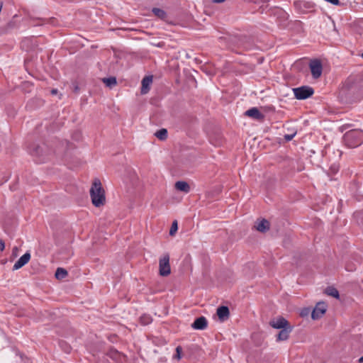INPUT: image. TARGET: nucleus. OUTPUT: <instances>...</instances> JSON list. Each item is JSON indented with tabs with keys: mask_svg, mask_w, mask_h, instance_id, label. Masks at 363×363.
Here are the masks:
<instances>
[{
	"mask_svg": "<svg viewBox=\"0 0 363 363\" xmlns=\"http://www.w3.org/2000/svg\"><path fill=\"white\" fill-rule=\"evenodd\" d=\"M90 196L91 202L94 206L101 207L105 204V191L99 179H95L92 183L90 189Z\"/></svg>",
	"mask_w": 363,
	"mask_h": 363,
	"instance_id": "nucleus-1",
	"label": "nucleus"
},
{
	"mask_svg": "<svg viewBox=\"0 0 363 363\" xmlns=\"http://www.w3.org/2000/svg\"><path fill=\"white\" fill-rule=\"evenodd\" d=\"M343 143L349 148H355L363 143V131L353 129L346 132L342 137Z\"/></svg>",
	"mask_w": 363,
	"mask_h": 363,
	"instance_id": "nucleus-2",
	"label": "nucleus"
},
{
	"mask_svg": "<svg viewBox=\"0 0 363 363\" xmlns=\"http://www.w3.org/2000/svg\"><path fill=\"white\" fill-rule=\"evenodd\" d=\"M294 6L300 13H308L315 11V4L310 1H296L294 2Z\"/></svg>",
	"mask_w": 363,
	"mask_h": 363,
	"instance_id": "nucleus-3",
	"label": "nucleus"
},
{
	"mask_svg": "<svg viewBox=\"0 0 363 363\" xmlns=\"http://www.w3.org/2000/svg\"><path fill=\"white\" fill-rule=\"evenodd\" d=\"M293 91L296 99L298 100H304L311 97L314 90L312 87L308 86H302L300 87L293 89Z\"/></svg>",
	"mask_w": 363,
	"mask_h": 363,
	"instance_id": "nucleus-4",
	"label": "nucleus"
},
{
	"mask_svg": "<svg viewBox=\"0 0 363 363\" xmlns=\"http://www.w3.org/2000/svg\"><path fill=\"white\" fill-rule=\"evenodd\" d=\"M160 274L162 277H167L171 273L169 265V256L164 255L159 261Z\"/></svg>",
	"mask_w": 363,
	"mask_h": 363,
	"instance_id": "nucleus-5",
	"label": "nucleus"
},
{
	"mask_svg": "<svg viewBox=\"0 0 363 363\" xmlns=\"http://www.w3.org/2000/svg\"><path fill=\"white\" fill-rule=\"evenodd\" d=\"M311 74L314 79L319 78L323 72V65L320 60H311L309 63Z\"/></svg>",
	"mask_w": 363,
	"mask_h": 363,
	"instance_id": "nucleus-6",
	"label": "nucleus"
},
{
	"mask_svg": "<svg viewBox=\"0 0 363 363\" xmlns=\"http://www.w3.org/2000/svg\"><path fill=\"white\" fill-rule=\"evenodd\" d=\"M327 306L324 302H318L311 312V318L313 320L320 318L326 312Z\"/></svg>",
	"mask_w": 363,
	"mask_h": 363,
	"instance_id": "nucleus-7",
	"label": "nucleus"
},
{
	"mask_svg": "<svg viewBox=\"0 0 363 363\" xmlns=\"http://www.w3.org/2000/svg\"><path fill=\"white\" fill-rule=\"evenodd\" d=\"M245 115L259 121H262L265 116L257 107H252L245 111Z\"/></svg>",
	"mask_w": 363,
	"mask_h": 363,
	"instance_id": "nucleus-8",
	"label": "nucleus"
},
{
	"mask_svg": "<svg viewBox=\"0 0 363 363\" xmlns=\"http://www.w3.org/2000/svg\"><path fill=\"white\" fill-rule=\"evenodd\" d=\"M269 325L276 329H284L290 326L288 320L283 317H279L276 320H271Z\"/></svg>",
	"mask_w": 363,
	"mask_h": 363,
	"instance_id": "nucleus-9",
	"label": "nucleus"
},
{
	"mask_svg": "<svg viewBox=\"0 0 363 363\" xmlns=\"http://www.w3.org/2000/svg\"><path fill=\"white\" fill-rule=\"evenodd\" d=\"M208 326V321L204 316H200L195 319L194 323L191 324V328L194 330H204Z\"/></svg>",
	"mask_w": 363,
	"mask_h": 363,
	"instance_id": "nucleus-10",
	"label": "nucleus"
},
{
	"mask_svg": "<svg viewBox=\"0 0 363 363\" xmlns=\"http://www.w3.org/2000/svg\"><path fill=\"white\" fill-rule=\"evenodd\" d=\"M30 259V254L29 252H26L15 262V264L13 266V270H17L21 269L29 262Z\"/></svg>",
	"mask_w": 363,
	"mask_h": 363,
	"instance_id": "nucleus-11",
	"label": "nucleus"
},
{
	"mask_svg": "<svg viewBox=\"0 0 363 363\" xmlns=\"http://www.w3.org/2000/svg\"><path fill=\"white\" fill-rule=\"evenodd\" d=\"M217 315L220 321L226 320L230 316V311L228 306H222L217 308Z\"/></svg>",
	"mask_w": 363,
	"mask_h": 363,
	"instance_id": "nucleus-12",
	"label": "nucleus"
},
{
	"mask_svg": "<svg viewBox=\"0 0 363 363\" xmlns=\"http://www.w3.org/2000/svg\"><path fill=\"white\" fill-rule=\"evenodd\" d=\"M30 154L33 156L38 157V162H45L47 161V158L44 156L43 153V147L40 146H36L33 150H30Z\"/></svg>",
	"mask_w": 363,
	"mask_h": 363,
	"instance_id": "nucleus-13",
	"label": "nucleus"
},
{
	"mask_svg": "<svg viewBox=\"0 0 363 363\" xmlns=\"http://www.w3.org/2000/svg\"><path fill=\"white\" fill-rule=\"evenodd\" d=\"M152 82V76H146L143 79L142 86L140 90L142 94H145L150 91Z\"/></svg>",
	"mask_w": 363,
	"mask_h": 363,
	"instance_id": "nucleus-14",
	"label": "nucleus"
},
{
	"mask_svg": "<svg viewBox=\"0 0 363 363\" xmlns=\"http://www.w3.org/2000/svg\"><path fill=\"white\" fill-rule=\"evenodd\" d=\"M257 230L261 233H265L269 230L270 224L269 222L266 219H262L256 223L255 225Z\"/></svg>",
	"mask_w": 363,
	"mask_h": 363,
	"instance_id": "nucleus-15",
	"label": "nucleus"
},
{
	"mask_svg": "<svg viewBox=\"0 0 363 363\" xmlns=\"http://www.w3.org/2000/svg\"><path fill=\"white\" fill-rule=\"evenodd\" d=\"M292 331V327L289 326L285 328L284 329H281V330L277 334V341H284L286 340L289 337V333Z\"/></svg>",
	"mask_w": 363,
	"mask_h": 363,
	"instance_id": "nucleus-16",
	"label": "nucleus"
},
{
	"mask_svg": "<svg viewBox=\"0 0 363 363\" xmlns=\"http://www.w3.org/2000/svg\"><path fill=\"white\" fill-rule=\"evenodd\" d=\"M175 188L184 193H189L190 191V186L189 184L184 181H178L175 183Z\"/></svg>",
	"mask_w": 363,
	"mask_h": 363,
	"instance_id": "nucleus-17",
	"label": "nucleus"
},
{
	"mask_svg": "<svg viewBox=\"0 0 363 363\" xmlns=\"http://www.w3.org/2000/svg\"><path fill=\"white\" fill-rule=\"evenodd\" d=\"M107 356H108L110 358L115 361H121L122 357H123L121 352L113 348L108 350V352H107Z\"/></svg>",
	"mask_w": 363,
	"mask_h": 363,
	"instance_id": "nucleus-18",
	"label": "nucleus"
},
{
	"mask_svg": "<svg viewBox=\"0 0 363 363\" xmlns=\"http://www.w3.org/2000/svg\"><path fill=\"white\" fill-rule=\"evenodd\" d=\"M152 11L155 16L162 20L165 19L167 16V13L164 10L159 8H153Z\"/></svg>",
	"mask_w": 363,
	"mask_h": 363,
	"instance_id": "nucleus-19",
	"label": "nucleus"
},
{
	"mask_svg": "<svg viewBox=\"0 0 363 363\" xmlns=\"http://www.w3.org/2000/svg\"><path fill=\"white\" fill-rule=\"evenodd\" d=\"M155 135L160 140H164L167 139V135H168V133H167V129L165 128H161L159 130H157L155 133Z\"/></svg>",
	"mask_w": 363,
	"mask_h": 363,
	"instance_id": "nucleus-20",
	"label": "nucleus"
},
{
	"mask_svg": "<svg viewBox=\"0 0 363 363\" xmlns=\"http://www.w3.org/2000/svg\"><path fill=\"white\" fill-rule=\"evenodd\" d=\"M55 276L57 279H62L67 276V272L66 269L59 267L57 269Z\"/></svg>",
	"mask_w": 363,
	"mask_h": 363,
	"instance_id": "nucleus-21",
	"label": "nucleus"
},
{
	"mask_svg": "<svg viewBox=\"0 0 363 363\" xmlns=\"http://www.w3.org/2000/svg\"><path fill=\"white\" fill-rule=\"evenodd\" d=\"M152 318L150 315L143 314L140 317V322L143 325H147L151 323Z\"/></svg>",
	"mask_w": 363,
	"mask_h": 363,
	"instance_id": "nucleus-22",
	"label": "nucleus"
},
{
	"mask_svg": "<svg viewBox=\"0 0 363 363\" xmlns=\"http://www.w3.org/2000/svg\"><path fill=\"white\" fill-rule=\"evenodd\" d=\"M325 294L328 296H333L334 298H339V292L338 291L332 286H329L325 289Z\"/></svg>",
	"mask_w": 363,
	"mask_h": 363,
	"instance_id": "nucleus-23",
	"label": "nucleus"
},
{
	"mask_svg": "<svg viewBox=\"0 0 363 363\" xmlns=\"http://www.w3.org/2000/svg\"><path fill=\"white\" fill-rule=\"evenodd\" d=\"M103 82L107 86H109V87H111V86L116 85L117 83L116 77H113L104 78L103 79Z\"/></svg>",
	"mask_w": 363,
	"mask_h": 363,
	"instance_id": "nucleus-24",
	"label": "nucleus"
},
{
	"mask_svg": "<svg viewBox=\"0 0 363 363\" xmlns=\"http://www.w3.org/2000/svg\"><path fill=\"white\" fill-rule=\"evenodd\" d=\"M177 229H178L177 221L174 220L172 224L170 230H169V235H174L175 234V233L177 232Z\"/></svg>",
	"mask_w": 363,
	"mask_h": 363,
	"instance_id": "nucleus-25",
	"label": "nucleus"
},
{
	"mask_svg": "<svg viewBox=\"0 0 363 363\" xmlns=\"http://www.w3.org/2000/svg\"><path fill=\"white\" fill-rule=\"evenodd\" d=\"M311 311L309 308H303L301 311V313H300V315L301 317H306L308 316L310 313H311Z\"/></svg>",
	"mask_w": 363,
	"mask_h": 363,
	"instance_id": "nucleus-26",
	"label": "nucleus"
},
{
	"mask_svg": "<svg viewBox=\"0 0 363 363\" xmlns=\"http://www.w3.org/2000/svg\"><path fill=\"white\" fill-rule=\"evenodd\" d=\"M296 132H294V133L292 134H286L284 135V139L286 140V141H290L291 140L294 136L296 135Z\"/></svg>",
	"mask_w": 363,
	"mask_h": 363,
	"instance_id": "nucleus-27",
	"label": "nucleus"
},
{
	"mask_svg": "<svg viewBox=\"0 0 363 363\" xmlns=\"http://www.w3.org/2000/svg\"><path fill=\"white\" fill-rule=\"evenodd\" d=\"M5 249V242L2 239H0V251H4Z\"/></svg>",
	"mask_w": 363,
	"mask_h": 363,
	"instance_id": "nucleus-28",
	"label": "nucleus"
},
{
	"mask_svg": "<svg viewBox=\"0 0 363 363\" xmlns=\"http://www.w3.org/2000/svg\"><path fill=\"white\" fill-rule=\"evenodd\" d=\"M176 351L177 353V358L180 359V352L182 351V348L180 347H177Z\"/></svg>",
	"mask_w": 363,
	"mask_h": 363,
	"instance_id": "nucleus-29",
	"label": "nucleus"
},
{
	"mask_svg": "<svg viewBox=\"0 0 363 363\" xmlns=\"http://www.w3.org/2000/svg\"><path fill=\"white\" fill-rule=\"evenodd\" d=\"M264 109L268 111H274V108L272 106L264 107Z\"/></svg>",
	"mask_w": 363,
	"mask_h": 363,
	"instance_id": "nucleus-30",
	"label": "nucleus"
},
{
	"mask_svg": "<svg viewBox=\"0 0 363 363\" xmlns=\"http://www.w3.org/2000/svg\"><path fill=\"white\" fill-rule=\"evenodd\" d=\"M226 0H212V1L213 3H216V4H220V3H223L224 1H225Z\"/></svg>",
	"mask_w": 363,
	"mask_h": 363,
	"instance_id": "nucleus-31",
	"label": "nucleus"
},
{
	"mask_svg": "<svg viewBox=\"0 0 363 363\" xmlns=\"http://www.w3.org/2000/svg\"><path fill=\"white\" fill-rule=\"evenodd\" d=\"M70 350H71V348L69 346H66V347L65 348V351L67 353H69L70 352Z\"/></svg>",
	"mask_w": 363,
	"mask_h": 363,
	"instance_id": "nucleus-32",
	"label": "nucleus"
},
{
	"mask_svg": "<svg viewBox=\"0 0 363 363\" xmlns=\"http://www.w3.org/2000/svg\"><path fill=\"white\" fill-rule=\"evenodd\" d=\"M345 269H346V270H347V271H350V272H352V271H353V270H354V269H353V268L350 267V266H348V265H347V266L345 267Z\"/></svg>",
	"mask_w": 363,
	"mask_h": 363,
	"instance_id": "nucleus-33",
	"label": "nucleus"
},
{
	"mask_svg": "<svg viewBox=\"0 0 363 363\" xmlns=\"http://www.w3.org/2000/svg\"><path fill=\"white\" fill-rule=\"evenodd\" d=\"M57 89H52V90L51 91L52 94H57Z\"/></svg>",
	"mask_w": 363,
	"mask_h": 363,
	"instance_id": "nucleus-34",
	"label": "nucleus"
},
{
	"mask_svg": "<svg viewBox=\"0 0 363 363\" xmlns=\"http://www.w3.org/2000/svg\"><path fill=\"white\" fill-rule=\"evenodd\" d=\"M359 363H363V356L358 359Z\"/></svg>",
	"mask_w": 363,
	"mask_h": 363,
	"instance_id": "nucleus-35",
	"label": "nucleus"
},
{
	"mask_svg": "<svg viewBox=\"0 0 363 363\" xmlns=\"http://www.w3.org/2000/svg\"><path fill=\"white\" fill-rule=\"evenodd\" d=\"M362 57L363 58V53L361 55Z\"/></svg>",
	"mask_w": 363,
	"mask_h": 363,
	"instance_id": "nucleus-36",
	"label": "nucleus"
}]
</instances>
